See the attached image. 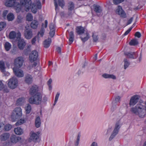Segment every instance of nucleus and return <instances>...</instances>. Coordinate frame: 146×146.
Masks as SVG:
<instances>
[{
  "label": "nucleus",
  "instance_id": "f257e3e1",
  "mask_svg": "<svg viewBox=\"0 0 146 146\" xmlns=\"http://www.w3.org/2000/svg\"><path fill=\"white\" fill-rule=\"evenodd\" d=\"M130 111L141 118H143L146 114V102L145 103H139L135 107L131 108Z\"/></svg>",
  "mask_w": 146,
  "mask_h": 146
},
{
  "label": "nucleus",
  "instance_id": "f03ea898",
  "mask_svg": "<svg viewBox=\"0 0 146 146\" xmlns=\"http://www.w3.org/2000/svg\"><path fill=\"white\" fill-rule=\"evenodd\" d=\"M42 96L40 93H38L36 95L33 96L29 99V102L31 104L38 105L41 102Z\"/></svg>",
  "mask_w": 146,
  "mask_h": 146
},
{
  "label": "nucleus",
  "instance_id": "7ed1b4c3",
  "mask_svg": "<svg viewBox=\"0 0 146 146\" xmlns=\"http://www.w3.org/2000/svg\"><path fill=\"white\" fill-rule=\"evenodd\" d=\"M22 110L20 108H16L13 110L11 115L12 121H14L20 118L22 115Z\"/></svg>",
  "mask_w": 146,
  "mask_h": 146
},
{
  "label": "nucleus",
  "instance_id": "20e7f679",
  "mask_svg": "<svg viewBox=\"0 0 146 146\" xmlns=\"http://www.w3.org/2000/svg\"><path fill=\"white\" fill-rule=\"evenodd\" d=\"M5 5L8 7L14 6L17 12H19L21 9V5L18 3L16 2L15 0H7Z\"/></svg>",
  "mask_w": 146,
  "mask_h": 146
},
{
  "label": "nucleus",
  "instance_id": "39448f33",
  "mask_svg": "<svg viewBox=\"0 0 146 146\" xmlns=\"http://www.w3.org/2000/svg\"><path fill=\"white\" fill-rule=\"evenodd\" d=\"M20 3L21 9H24L26 11H29L31 4V0H20Z\"/></svg>",
  "mask_w": 146,
  "mask_h": 146
},
{
  "label": "nucleus",
  "instance_id": "423d86ee",
  "mask_svg": "<svg viewBox=\"0 0 146 146\" xmlns=\"http://www.w3.org/2000/svg\"><path fill=\"white\" fill-rule=\"evenodd\" d=\"M24 35L25 37L27 39H30L33 37V32L29 26L27 25L25 27Z\"/></svg>",
  "mask_w": 146,
  "mask_h": 146
},
{
  "label": "nucleus",
  "instance_id": "0eeeda50",
  "mask_svg": "<svg viewBox=\"0 0 146 146\" xmlns=\"http://www.w3.org/2000/svg\"><path fill=\"white\" fill-rule=\"evenodd\" d=\"M18 81L17 78L13 77L10 79L8 83L9 87L11 89L16 88L18 86Z\"/></svg>",
  "mask_w": 146,
  "mask_h": 146
},
{
  "label": "nucleus",
  "instance_id": "6e6552de",
  "mask_svg": "<svg viewBox=\"0 0 146 146\" xmlns=\"http://www.w3.org/2000/svg\"><path fill=\"white\" fill-rule=\"evenodd\" d=\"M17 40L18 41V46L19 48L20 49H23L26 45V42L24 40L21 38V34L20 32L17 34Z\"/></svg>",
  "mask_w": 146,
  "mask_h": 146
},
{
  "label": "nucleus",
  "instance_id": "1a4fd4ad",
  "mask_svg": "<svg viewBox=\"0 0 146 146\" xmlns=\"http://www.w3.org/2000/svg\"><path fill=\"white\" fill-rule=\"evenodd\" d=\"M41 7V3L39 0H36L35 3H33L31 5V9L33 13H35L37 12V9H40Z\"/></svg>",
  "mask_w": 146,
  "mask_h": 146
},
{
  "label": "nucleus",
  "instance_id": "9d476101",
  "mask_svg": "<svg viewBox=\"0 0 146 146\" xmlns=\"http://www.w3.org/2000/svg\"><path fill=\"white\" fill-rule=\"evenodd\" d=\"M120 127V126L119 123V122H118L116 123L114 129L112 134L109 139L110 141L112 140V139L118 133Z\"/></svg>",
  "mask_w": 146,
  "mask_h": 146
},
{
  "label": "nucleus",
  "instance_id": "9b49d317",
  "mask_svg": "<svg viewBox=\"0 0 146 146\" xmlns=\"http://www.w3.org/2000/svg\"><path fill=\"white\" fill-rule=\"evenodd\" d=\"M23 62V58L22 57H19L14 60V64L16 67L20 68L22 66Z\"/></svg>",
  "mask_w": 146,
  "mask_h": 146
},
{
  "label": "nucleus",
  "instance_id": "f8f14e48",
  "mask_svg": "<svg viewBox=\"0 0 146 146\" xmlns=\"http://www.w3.org/2000/svg\"><path fill=\"white\" fill-rule=\"evenodd\" d=\"M140 97L137 95H135L131 98L129 102L130 106L134 105L139 101Z\"/></svg>",
  "mask_w": 146,
  "mask_h": 146
},
{
  "label": "nucleus",
  "instance_id": "ddd939ff",
  "mask_svg": "<svg viewBox=\"0 0 146 146\" xmlns=\"http://www.w3.org/2000/svg\"><path fill=\"white\" fill-rule=\"evenodd\" d=\"M13 70L15 75L17 77H22L24 76L23 72L22 70L15 68H13Z\"/></svg>",
  "mask_w": 146,
  "mask_h": 146
},
{
  "label": "nucleus",
  "instance_id": "4468645a",
  "mask_svg": "<svg viewBox=\"0 0 146 146\" xmlns=\"http://www.w3.org/2000/svg\"><path fill=\"white\" fill-rule=\"evenodd\" d=\"M33 81V78L32 76L29 74H27L24 78L25 82L28 84H31Z\"/></svg>",
  "mask_w": 146,
  "mask_h": 146
},
{
  "label": "nucleus",
  "instance_id": "2eb2a0df",
  "mask_svg": "<svg viewBox=\"0 0 146 146\" xmlns=\"http://www.w3.org/2000/svg\"><path fill=\"white\" fill-rule=\"evenodd\" d=\"M38 87L35 85L33 86L30 90V94L32 96L36 95L38 93H40L38 92Z\"/></svg>",
  "mask_w": 146,
  "mask_h": 146
},
{
  "label": "nucleus",
  "instance_id": "dca6fc26",
  "mask_svg": "<svg viewBox=\"0 0 146 146\" xmlns=\"http://www.w3.org/2000/svg\"><path fill=\"white\" fill-rule=\"evenodd\" d=\"M117 13L122 17L125 18L126 17V13L122 9L121 6H119L118 8L116 10Z\"/></svg>",
  "mask_w": 146,
  "mask_h": 146
},
{
  "label": "nucleus",
  "instance_id": "f3484780",
  "mask_svg": "<svg viewBox=\"0 0 146 146\" xmlns=\"http://www.w3.org/2000/svg\"><path fill=\"white\" fill-rule=\"evenodd\" d=\"M38 57L37 52L36 50H34L30 54L29 58L31 60L34 61L36 60Z\"/></svg>",
  "mask_w": 146,
  "mask_h": 146
},
{
  "label": "nucleus",
  "instance_id": "a211bd4d",
  "mask_svg": "<svg viewBox=\"0 0 146 146\" xmlns=\"http://www.w3.org/2000/svg\"><path fill=\"white\" fill-rule=\"evenodd\" d=\"M10 137V134L9 133H4L0 135V140L1 141H4L8 139Z\"/></svg>",
  "mask_w": 146,
  "mask_h": 146
},
{
  "label": "nucleus",
  "instance_id": "6ab92c4d",
  "mask_svg": "<svg viewBox=\"0 0 146 146\" xmlns=\"http://www.w3.org/2000/svg\"><path fill=\"white\" fill-rule=\"evenodd\" d=\"M21 139V138L15 135L11 136L10 138V141L12 143H15Z\"/></svg>",
  "mask_w": 146,
  "mask_h": 146
},
{
  "label": "nucleus",
  "instance_id": "aec40b11",
  "mask_svg": "<svg viewBox=\"0 0 146 146\" xmlns=\"http://www.w3.org/2000/svg\"><path fill=\"white\" fill-rule=\"evenodd\" d=\"M94 10L98 16L100 15L102 11L101 7L99 5H96L94 6Z\"/></svg>",
  "mask_w": 146,
  "mask_h": 146
},
{
  "label": "nucleus",
  "instance_id": "412c9836",
  "mask_svg": "<svg viewBox=\"0 0 146 146\" xmlns=\"http://www.w3.org/2000/svg\"><path fill=\"white\" fill-rule=\"evenodd\" d=\"M31 135L30 137V139L36 142L38 139V135L36 133L31 132L30 133Z\"/></svg>",
  "mask_w": 146,
  "mask_h": 146
},
{
  "label": "nucleus",
  "instance_id": "4be33fe9",
  "mask_svg": "<svg viewBox=\"0 0 146 146\" xmlns=\"http://www.w3.org/2000/svg\"><path fill=\"white\" fill-rule=\"evenodd\" d=\"M76 29V32L79 35L83 34L85 31L84 28L81 26L77 27Z\"/></svg>",
  "mask_w": 146,
  "mask_h": 146
},
{
  "label": "nucleus",
  "instance_id": "5701e85b",
  "mask_svg": "<svg viewBox=\"0 0 146 146\" xmlns=\"http://www.w3.org/2000/svg\"><path fill=\"white\" fill-rule=\"evenodd\" d=\"M125 55L129 58H136L137 56L136 55V53L135 52H127L125 53Z\"/></svg>",
  "mask_w": 146,
  "mask_h": 146
},
{
  "label": "nucleus",
  "instance_id": "b1692460",
  "mask_svg": "<svg viewBox=\"0 0 146 146\" xmlns=\"http://www.w3.org/2000/svg\"><path fill=\"white\" fill-rule=\"evenodd\" d=\"M39 25L38 22L36 20H33L30 24V26L31 28L35 29L37 28Z\"/></svg>",
  "mask_w": 146,
  "mask_h": 146
},
{
  "label": "nucleus",
  "instance_id": "393cba45",
  "mask_svg": "<svg viewBox=\"0 0 146 146\" xmlns=\"http://www.w3.org/2000/svg\"><path fill=\"white\" fill-rule=\"evenodd\" d=\"M89 37L88 34L87 33H86V34H82L80 36V38H81L83 42H84L87 40Z\"/></svg>",
  "mask_w": 146,
  "mask_h": 146
},
{
  "label": "nucleus",
  "instance_id": "a878e982",
  "mask_svg": "<svg viewBox=\"0 0 146 146\" xmlns=\"http://www.w3.org/2000/svg\"><path fill=\"white\" fill-rule=\"evenodd\" d=\"M51 42V39L50 38H48L46 39L43 43L44 47L45 48H48Z\"/></svg>",
  "mask_w": 146,
  "mask_h": 146
},
{
  "label": "nucleus",
  "instance_id": "bb28decb",
  "mask_svg": "<svg viewBox=\"0 0 146 146\" xmlns=\"http://www.w3.org/2000/svg\"><path fill=\"white\" fill-rule=\"evenodd\" d=\"M74 35L73 31H71L69 33V45H70L74 41Z\"/></svg>",
  "mask_w": 146,
  "mask_h": 146
},
{
  "label": "nucleus",
  "instance_id": "cd10ccee",
  "mask_svg": "<svg viewBox=\"0 0 146 146\" xmlns=\"http://www.w3.org/2000/svg\"><path fill=\"white\" fill-rule=\"evenodd\" d=\"M41 124L40 119L39 117L38 116L37 117L35 120V125L36 127L38 128L40 126Z\"/></svg>",
  "mask_w": 146,
  "mask_h": 146
},
{
  "label": "nucleus",
  "instance_id": "c85d7f7f",
  "mask_svg": "<svg viewBox=\"0 0 146 146\" xmlns=\"http://www.w3.org/2000/svg\"><path fill=\"white\" fill-rule=\"evenodd\" d=\"M15 133L18 135H20L23 133V130L20 127L15 128L14 129Z\"/></svg>",
  "mask_w": 146,
  "mask_h": 146
},
{
  "label": "nucleus",
  "instance_id": "c756f323",
  "mask_svg": "<svg viewBox=\"0 0 146 146\" xmlns=\"http://www.w3.org/2000/svg\"><path fill=\"white\" fill-rule=\"evenodd\" d=\"M7 18L9 21H12L14 19V16L12 13H10L8 14Z\"/></svg>",
  "mask_w": 146,
  "mask_h": 146
},
{
  "label": "nucleus",
  "instance_id": "7c9ffc66",
  "mask_svg": "<svg viewBox=\"0 0 146 146\" xmlns=\"http://www.w3.org/2000/svg\"><path fill=\"white\" fill-rule=\"evenodd\" d=\"M16 33L14 31H11L9 33V38L14 39L16 37Z\"/></svg>",
  "mask_w": 146,
  "mask_h": 146
},
{
  "label": "nucleus",
  "instance_id": "2f4dec72",
  "mask_svg": "<svg viewBox=\"0 0 146 146\" xmlns=\"http://www.w3.org/2000/svg\"><path fill=\"white\" fill-rule=\"evenodd\" d=\"M25 101L24 98H20L18 99L16 102V104L17 105H21Z\"/></svg>",
  "mask_w": 146,
  "mask_h": 146
},
{
  "label": "nucleus",
  "instance_id": "473e14b6",
  "mask_svg": "<svg viewBox=\"0 0 146 146\" xmlns=\"http://www.w3.org/2000/svg\"><path fill=\"white\" fill-rule=\"evenodd\" d=\"M138 43V42L137 40L134 39L131 40L130 42H129V44L131 45L135 46L137 45Z\"/></svg>",
  "mask_w": 146,
  "mask_h": 146
},
{
  "label": "nucleus",
  "instance_id": "72a5a7b5",
  "mask_svg": "<svg viewBox=\"0 0 146 146\" xmlns=\"http://www.w3.org/2000/svg\"><path fill=\"white\" fill-rule=\"evenodd\" d=\"M26 111L27 113H29L31 111V105L29 104L27 105V106L25 107Z\"/></svg>",
  "mask_w": 146,
  "mask_h": 146
},
{
  "label": "nucleus",
  "instance_id": "f704fd0d",
  "mask_svg": "<svg viewBox=\"0 0 146 146\" xmlns=\"http://www.w3.org/2000/svg\"><path fill=\"white\" fill-rule=\"evenodd\" d=\"M12 127V125L9 124L6 125L4 127V130L6 131H8L10 130Z\"/></svg>",
  "mask_w": 146,
  "mask_h": 146
},
{
  "label": "nucleus",
  "instance_id": "c9c22d12",
  "mask_svg": "<svg viewBox=\"0 0 146 146\" xmlns=\"http://www.w3.org/2000/svg\"><path fill=\"white\" fill-rule=\"evenodd\" d=\"M0 69L2 72H5V64L2 61H0Z\"/></svg>",
  "mask_w": 146,
  "mask_h": 146
},
{
  "label": "nucleus",
  "instance_id": "e433bc0d",
  "mask_svg": "<svg viewBox=\"0 0 146 146\" xmlns=\"http://www.w3.org/2000/svg\"><path fill=\"white\" fill-rule=\"evenodd\" d=\"M25 122V120L24 119H21L19 120L15 124L17 126L21 125Z\"/></svg>",
  "mask_w": 146,
  "mask_h": 146
},
{
  "label": "nucleus",
  "instance_id": "4c0bfd02",
  "mask_svg": "<svg viewBox=\"0 0 146 146\" xmlns=\"http://www.w3.org/2000/svg\"><path fill=\"white\" fill-rule=\"evenodd\" d=\"M11 45L8 42H7L5 43V47L7 51H9L11 48Z\"/></svg>",
  "mask_w": 146,
  "mask_h": 146
},
{
  "label": "nucleus",
  "instance_id": "58836bf2",
  "mask_svg": "<svg viewBox=\"0 0 146 146\" xmlns=\"http://www.w3.org/2000/svg\"><path fill=\"white\" fill-rule=\"evenodd\" d=\"M92 37L93 39V41L94 42H96L98 40V35L95 33H93Z\"/></svg>",
  "mask_w": 146,
  "mask_h": 146
},
{
  "label": "nucleus",
  "instance_id": "ea45409f",
  "mask_svg": "<svg viewBox=\"0 0 146 146\" xmlns=\"http://www.w3.org/2000/svg\"><path fill=\"white\" fill-rule=\"evenodd\" d=\"M6 24L5 22H1L0 23V31L2 30L6 26Z\"/></svg>",
  "mask_w": 146,
  "mask_h": 146
},
{
  "label": "nucleus",
  "instance_id": "a19ab883",
  "mask_svg": "<svg viewBox=\"0 0 146 146\" xmlns=\"http://www.w3.org/2000/svg\"><path fill=\"white\" fill-rule=\"evenodd\" d=\"M69 5L68 6V9L70 11L73 10L74 8V4L72 2H69Z\"/></svg>",
  "mask_w": 146,
  "mask_h": 146
},
{
  "label": "nucleus",
  "instance_id": "79ce46f5",
  "mask_svg": "<svg viewBox=\"0 0 146 146\" xmlns=\"http://www.w3.org/2000/svg\"><path fill=\"white\" fill-rule=\"evenodd\" d=\"M26 19L27 21H30L33 19V17L31 14L28 13L27 15Z\"/></svg>",
  "mask_w": 146,
  "mask_h": 146
},
{
  "label": "nucleus",
  "instance_id": "37998d69",
  "mask_svg": "<svg viewBox=\"0 0 146 146\" xmlns=\"http://www.w3.org/2000/svg\"><path fill=\"white\" fill-rule=\"evenodd\" d=\"M124 68L125 69H126L128 66L129 64L126 58H125L124 59Z\"/></svg>",
  "mask_w": 146,
  "mask_h": 146
},
{
  "label": "nucleus",
  "instance_id": "c03bdc74",
  "mask_svg": "<svg viewBox=\"0 0 146 146\" xmlns=\"http://www.w3.org/2000/svg\"><path fill=\"white\" fill-rule=\"evenodd\" d=\"M58 3L59 6L63 8L64 5V2L63 0H58Z\"/></svg>",
  "mask_w": 146,
  "mask_h": 146
},
{
  "label": "nucleus",
  "instance_id": "a18cd8bd",
  "mask_svg": "<svg viewBox=\"0 0 146 146\" xmlns=\"http://www.w3.org/2000/svg\"><path fill=\"white\" fill-rule=\"evenodd\" d=\"M49 28L50 30H55V24L54 23H51L49 25Z\"/></svg>",
  "mask_w": 146,
  "mask_h": 146
},
{
  "label": "nucleus",
  "instance_id": "49530a36",
  "mask_svg": "<svg viewBox=\"0 0 146 146\" xmlns=\"http://www.w3.org/2000/svg\"><path fill=\"white\" fill-rule=\"evenodd\" d=\"M124 0H113V3L115 5H117L123 1Z\"/></svg>",
  "mask_w": 146,
  "mask_h": 146
},
{
  "label": "nucleus",
  "instance_id": "de8ad7c7",
  "mask_svg": "<svg viewBox=\"0 0 146 146\" xmlns=\"http://www.w3.org/2000/svg\"><path fill=\"white\" fill-rule=\"evenodd\" d=\"M23 21V18L20 15H19L17 17V22L19 23L22 22Z\"/></svg>",
  "mask_w": 146,
  "mask_h": 146
},
{
  "label": "nucleus",
  "instance_id": "09e8293b",
  "mask_svg": "<svg viewBox=\"0 0 146 146\" xmlns=\"http://www.w3.org/2000/svg\"><path fill=\"white\" fill-rule=\"evenodd\" d=\"M55 33V30H50V31L49 33V34L51 37H53L54 36Z\"/></svg>",
  "mask_w": 146,
  "mask_h": 146
},
{
  "label": "nucleus",
  "instance_id": "8fccbe9b",
  "mask_svg": "<svg viewBox=\"0 0 146 146\" xmlns=\"http://www.w3.org/2000/svg\"><path fill=\"white\" fill-rule=\"evenodd\" d=\"M8 13V11L7 10H5L3 11V17L4 19H5L6 16Z\"/></svg>",
  "mask_w": 146,
  "mask_h": 146
},
{
  "label": "nucleus",
  "instance_id": "3c124183",
  "mask_svg": "<svg viewBox=\"0 0 146 146\" xmlns=\"http://www.w3.org/2000/svg\"><path fill=\"white\" fill-rule=\"evenodd\" d=\"M135 36L138 38H139L141 37V35L139 32H137L135 33Z\"/></svg>",
  "mask_w": 146,
  "mask_h": 146
},
{
  "label": "nucleus",
  "instance_id": "603ef678",
  "mask_svg": "<svg viewBox=\"0 0 146 146\" xmlns=\"http://www.w3.org/2000/svg\"><path fill=\"white\" fill-rule=\"evenodd\" d=\"M80 134H78V135L77 137V141L76 143V145L77 146L79 143V142L80 140Z\"/></svg>",
  "mask_w": 146,
  "mask_h": 146
},
{
  "label": "nucleus",
  "instance_id": "864d4df0",
  "mask_svg": "<svg viewBox=\"0 0 146 146\" xmlns=\"http://www.w3.org/2000/svg\"><path fill=\"white\" fill-rule=\"evenodd\" d=\"M132 28V27H131L128 30L126 31L124 34V35H127L129 32L131 31Z\"/></svg>",
  "mask_w": 146,
  "mask_h": 146
},
{
  "label": "nucleus",
  "instance_id": "5fc2aeb1",
  "mask_svg": "<svg viewBox=\"0 0 146 146\" xmlns=\"http://www.w3.org/2000/svg\"><path fill=\"white\" fill-rule=\"evenodd\" d=\"M109 78H112L113 79H115L116 78L115 76L113 74H109Z\"/></svg>",
  "mask_w": 146,
  "mask_h": 146
},
{
  "label": "nucleus",
  "instance_id": "6e6d98bb",
  "mask_svg": "<svg viewBox=\"0 0 146 146\" xmlns=\"http://www.w3.org/2000/svg\"><path fill=\"white\" fill-rule=\"evenodd\" d=\"M133 17H131V18L130 19L128 20L127 21V25H128L131 24L133 20Z\"/></svg>",
  "mask_w": 146,
  "mask_h": 146
},
{
  "label": "nucleus",
  "instance_id": "4d7b16f0",
  "mask_svg": "<svg viewBox=\"0 0 146 146\" xmlns=\"http://www.w3.org/2000/svg\"><path fill=\"white\" fill-rule=\"evenodd\" d=\"M57 52L60 54L61 53V49L60 47H58L56 48Z\"/></svg>",
  "mask_w": 146,
  "mask_h": 146
},
{
  "label": "nucleus",
  "instance_id": "13d9d810",
  "mask_svg": "<svg viewBox=\"0 0 146 146\" xmlns=\"http://www.w3.org/2000/svg\"><path fill=\"white\" fill-rule=\"evenodd\" d=\"M36 41V37L35 36L34 37L32 40L31 42L32 44H34L35 43V42Z\"/></svg>",
  "mask_w": 146,
  "mask_h": 146
},
{
  "label": "nucleus",
  "instance_id": "bf43d9fd",
  "mask_svg": "<svg viewBox=\"0 0 146 146\" xmlns=\"http://www.w3.org/2000/svg\"><path fill=\"white\" fill-rule=\"evenodd\" d=\"M59 94H60L59 93H58L56 95L55 99V102H56L58 100L59 96Z\"/></svg>",
  "mask_w": 146,
  "mask_h": 146
},
{
  "label": "nucleus",
  "instance_id": "052dcab7",
  "mask_svg": "<svg viewBox=\"0 0 146 146\" xmlns=\"http://www.w3.org/2000/svg\"><path fill=\"white\" fill-rule=\"evenodd\" d=\"M4 88V85L2 82L0 81V90H2Z\"/></svg>",
  "mask_w": 146,
  "mask_h": 146
},
{
  "label": "nucleus",
  "instance_id": "680f3d73",
  "mask_svg": "<svg viewBox=\"0 0 146 146\" xmlns=\"http://www.w3.org/2000/svg\"><path fill=\"white\" fill-rule=\"evenodd\" d=\"M109 74H104L102 75L103 77L105 78H109Z\"/></svg>",
  "mask_w": 146,
  "mask_h": 146
},
{
  "label": "nucleus",
  "instance_id": "e2e57ef3",
  "mask_svg": "<svg viewBox=\"0 0 146 146\" xmlns=\"http://www.w3.org/2000/svg\"><path fill=\"white\" fill-rule=\"evenodd\" d=\"M120 99V97L119 96H117L115 99V101L116 102H118Z\"/></svg>",
  "mask_w": 146,
  "mask_h": 146
},
{
  "label": "nucleus",
  "instance_id": "0e129e2a",
  "mask_svg": "<svg viewBox=\"0 0 146 146\" xmlns=\"http://www.w3.org/2000/svg\"><path fill=\"white\" fill-rule=\"evenodd\" d=\"M56 0H54V5L55 7V9H56L58 7V4L56 1Z\"/></svg>",
  "mask_w": 146,
  "mask_h": 146
},
{
  "label": "nucleus",
  "instance_id": "69168bd1",
  "mask_svg": "<svg viewBox=\"0 0 146 146\" xmlns=\"http://www.w3.org/2000/svg\"><path fill=\"white\" fill-rule=\"evenodd\" d=\"M44 23H45L44 27L45 28H46L47 27V24H48V22L46 20L45 21Z\"/></svg>",
  "mask_w": 146,
  "mask_h": 146
},
{
  "label": "nucleus",
  "instance_id": "338daca9",
  "mask_svg": "<svg viewBox=\"0 0 146 146\" xmlns=\"http://www.w3.org/2000/svg\"><path fill=\"white\" fill-rule=\"evenodd\" d=\"M91 146H97V144L95 142H93L91 145Z\"/></svg>",
  "mask_w": 146,
  "mask_h": 146
},
{
  "label": "nucleus",
  "instance_id": "774afa93",
  "mask_svg": "<svg viewBox=\"0 0 146 146\" xmlns=\"http://www.w3.org/2000/svg\"><path fill=\"white\" fill-rule=\"evenodd\" d=\"M60 15L61 17H64V12H61L60 13Z\"/></svg>",
  "mask_w": 146,
  "mask_h": 146
}]
</instances>
